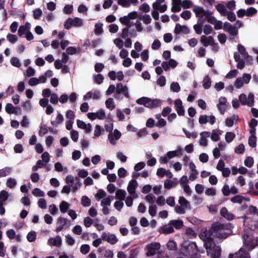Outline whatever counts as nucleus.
Here are the masks:
<instances>
[{
    "label": "nucleus",
    "instance_id": "nucleus-1",
    "mask_svg": "<svg viewBox=\"0 0 258 258\" xmlns=\"http://www.w3.org/2000/svg\"><path fill=\"white\" fill-rule=\"evenodd\" d=\"M232 228L230 224L214 222L211 227V236L219 239L226 238L230 234Z\"/></svg>",
    "mask_w": 258,
    "mask_h": 258
},
{
    "label": "nucleus",
    "instance_id": "nucleus-2",
    "mask_svg": "<svg viewBox=\"0 0 258 258\" xmlns=\"http://www.w3.org/2000/svg\"><path fill=\"white\" fill-rule=\"evenodd\" d=\"M193 12L200 23L210 22V12L208 10H205L202 7L195 6Z\"/></svg>",
    "mask_w": 258,
    "mask_h": 258
},
{
    "label": "nucleus",
    "instance_id": "nucleus-3",
    "mask_svg": "<svg viewBox=\"0 0 258 258\" xmlns=\"http://www.w3.org/2000/svg\"><path fill=\"white\" fill-rule=\"evenodd\" d=\"M84 25V21L82 19L79 17H75L74 18H68L64 24L65 29L69 30L72 27H81Z\"/></svg>",
    "mask_w": 258,
    "mask_h": 258
},
{
    "label": "nucleus",
    "instance_id": "nucleus-4",
    "mask_svg": "<svg viewBox=\"0 0 258 258\" xmlns=\"http://www.w3.org/2000/svg\"><path fill=\"white\" fill-rule=\"evenodd\" d=\"M182 154L181 149H178L176 150L169 151L163 156L159 158V162L161 164H166L168 160L174 157L179 156Z\"/></svg>",
    "mask_w": 258,
    "mask_h": 258
},
{
    "label": "nucleus",
    "instance_id": "nucleus-5",
    "mask_svg": "<svg viewBox=\"0 0 258 258\" xmlns=\"http://www.w3.org/2000/svg\"><path fill=\"white\" fill-rule=\"evenodd\" d=\"M87 115V117L92 120L96 119L103 120L106 118L105 111L103 109H100L96 112H89Z\"/></svg>",
    "mask_w": 258,
    "mask_h": 258
},
{
    "label": "nucleus",
    "instance_id": "nucleus-6",
    "mask_svg": "<svg viewBox=\"0 0 258 258\" xmlns=\"http://www.w3.org/2000/svg\"><path fill=\"white\" fill-rule=\"evenodd\" d=\"M252 94H249L248 96L242 94L239 96V100L242 104L252 106L254 104V98Z\"/></svg>",
    "mask_w": 258,
    "mask_h": 258
},
{
    "label": "nucleus",
    "instance_id": "nucleus-7",
    "mask_svg": "<svg viewBox=\"0 0 258 258\" xmlns=\"http://www.w3.org/2000/svg\"><path fill=\"white\" fill-rule=\"evenodd\" d=\"M160 248V244L158 242H152L146 245L147 255L151 256L156 254Z\"/></svg>",
    "mask_w": 258,
    "mask_h": 258
},
{
    "label": "nucleus",
    "instance_id": "nucleus-8",
    "mask_svg": "<svg viewBox=\"0 0 258 258\" xmlns=\"http://www.w3.org/2000/svg\"><path fill=\"white\" fill-rule=\"evenodd\" d=\"M200 238L204 241V244L207 249V253H209L210 248V232L207 230H203L200 234Z\"/></svg>",
    "mask_w": 258,
    "mask_h": 258
},
{
    "label": "nucleus",
    "instance_id": "nucleus-9",
    "mask_svg": "<svg viewBox=\"0 0 258 258\" xmlns=\"http://www.w3.org/2000/svg\"><path fill=\"white\" fill-rule=\"evenodd\" d=\"M121 136V132L118 130H114L113 132L108 134V139L111 145H115Z\"/></svg>",
    "mask_w": 258,
    "mask_h": 258
},
{
    "label": "nucleus",
    "instance_id": "nucleus-10",
    "mask_svg": "<svg viewBox=\"0 0 258 258\" xmlns=\"http://www.w3.org/2000/svg\"><path fill=\"white\" fill-rule=\"evenodd\" d=\"M101 97V93L97 90H92L88 92L86 95L83 96V99L84 100H88L91 99L94 100H98Z\"/></svg>",
    "mask_w": 258,
    "mask_h": 258
},
{
    "label": "nucleus",
    "instance_id": "nucleus-11",
    "mask_svg": "<svg viewBox=\"0 0 258 258\" xmlns=\"http://www.w3.org/2000/svg\"><path fill=\"white\" fill-rule=\"evenodd\" d=\"M223 28L225 31L228 32L231 35V37L230 39H233L234 37L238 34V31L236 27L232 26L230 23L228 22H226L224 24Z\"/></svg>",
    "mask_w": 258,
    "mask_h": 258
},
{
    "label": "nucleus",
    "instance_id": "nucleus-12",
    "mask_svg": "<svg viewBox=\"0 0 258 258\" xmlns=\"http://www.w3.org/2000/svg\"><path fill=\"white\" fill-rule=\"evenodd\" d=\"M188 182V179L187 176L186 175L182 176L179 179L180 185L184 191L187 195H190L191 193V190L190 187L187 184Z\"/></svg>",
    "mask_w": 258,
    "mask_h": 258
},
{
    "label": "nucleus",
    "instance_id": "nucleus-13",
    "mask_svg": "<svg viewBox=\"0 0 258 258\" xmlns=\"http://www.w3.org/2000/svg\"><path fill=\"white\" fill-rule=\"evenodd\" d=\"M9 193L6 190L0 191V215H3L5 213V209L3 206V203L9 198Z\"/></svg>",
    "mask_w": 258,
    "mask_h": 258
},
{
    "label": "nucleus",
    "instance_id": "nucleus-14",
    "mask_svg": "<svg viewBox=\"0 0 258 258\" xmlns=\"http://www.w3.org/2000/svg\"><path fill=\"white\" fill-rule=\"evenodd\" d=\"M243 238L244 244L250 248L253 249L256 246V243L255 240L250 235L244 234Z\"/></svg>",
    "mask_w": 258,
    "mask_h": 258
},
{
    "label": "nucleus",
    "instance_id": "nucleus-15",
    "mask_svg": "<svg viewBox=\"0 0 258 258\" xmlns=\"http://www.w3.org/2000/svg\"><path fill=\"white\" fill-rule=\"evenodd\" d=\"M218 109L221 114H223L227 108V99L224 97H221L219 99L217 104Z\"/></svg>",
    "mask_w": 258,
    "mask_h": 258
},
{
    "label": "nucleus",
    "instance_id": "nucleus-16",
    "mask_svg": "<svg viewBox=\"0 0 258 258\" xmlns=\"http://www.w3.org/2000/svg\"><path fill=\"white\" fill-rule=\"evenodd\" d=\"M229 258H250V256L244 249L240 248L237 252L234 254H230Z\"/></svg>",
    "mask_w": 258,
    "mask_h": 258
},
{
    "label": "nucleus",
    "instance_id": "nucleus-17",
    "mask_svg": "<svg viewBox=\"0 0 258 258\" xmlns=\"http://www.w3.org/2000/svg\"><path fill=\"white\" fill-rule=\"evenodd\" d=\"M48 244L51 246L60 247L62 245V239L59 236L51 237L48 240Z\"/></svg>",
    "mask_w": 258,
    "mask_h": 258
},
{
    "label": "nucleus",
    "instance_id": "nucleus-18",
    "mask_svg": "<svg viewBox=\"0 0 258 258\" xmlns=\"http://www.w3.org/2000/svg\"><path fill=\"white\" fill-rule=\"evenodd\" d=\"M174 105L177 114L179 115H183L184 114V109L182 101L179 99H176L174 101Z\"/></svg>",
    "mask_w": 258,
    "mask_h": 258
},
{
    "label": "nucleus",
    "instance_id": "nucleus-19",
    "mask_svg": "<svg viewBox=\"0 0 258 258\" xmlns=\"http://www.w3.org/2000/svg\"><path fill=\"white\" fill-rule=\"evenodd\" d=\"M108 76L112 80L117 79L118 81H121L124 77L123 73L121 71H119L117 73H116L115 71H110L108 73Z\"/></svg>",
    "mask_w": 258,
    "mask_h": 258
},
{
    "label": "nucleus",
    "instance_id": "nucleus-20",
    "mask_svg": "<svg viewBox=\"0 0 258 258\" xmlns=\"http://www.w3.org/2000/svg\"><path fill=\"white\" fill-rule=\"evenodd\" d=\"M116 92L117 94H122L125 97H128V92L127 87L123 86L122 83H118L116 85Z\"/></svg>",
    "mask_w": 258,
    "mask_h": 258
},
{
    "label": "nucleus",
    "instance_id": "nucleus-21",
    "mask_svg": "<svg viewBox=\"0 0 258 258\" xmlns=\"http://www.w3.org/2000/svg\"><path fill=\"white\" fill-rule=\"evenodd\" d=\"M138 186V182L135 180H131L127 187L128 192L131 195H136V189Z\"/></svg>",
    "mask_w": 258,
    "mask_h": 258
},
{
    "label": "nucleus",
    "instance_id": "nucleus-22",
    "mask_svg": "<svg viewBox=\"0 0 258 258\" xmlns=\"http://www.w3.org/2000/svg\"><path fill=\"white\" fill-rule=\"evenodd\" d=\"M67 219L63 217H59L57 219L56 221V228L55 231L58 232L62 230L64 226L67 223Z\"/></svg>",
    "mask_w": 258,
    "mask_h": 258
},
{
    "label": "nucleus",
    "instance_id": "nucleus-23",
    "mask_svg": "<svg viewBox=\"0 0 258 258\" xmlns=\"http://www.w3.org/2000/svg\"><path fill=\"white\" fill-rule=\"evenodd\" d=\"M210 137V133L208 132H203L200 134V144L203 146H207L208 144V138Z\"/></svg>",
    "mask_w": 258,
    "mask_h": 258
},
{
    "label": "nucleus",
    "instance_id": "nucleus-24",
    "mask_svg": "<svg viewBox=\"0 0 258 258\" xmlns=\"http://www.w3.org/2000/svg\"><path fill=\"white\" fill-rule=\"evenodd\" d=\"M238 121V117L237 115L233 114L231 117L227 118L225 119V125L227 127H232L234 124H236Z\"/></svg>",
    "mask_w": 258,
    "mask_h": 258
},
{
    "label": "nucleus",
    "instance_id": "nucleus-25",
    "mask_svg": "<svg viewBox=\"0 0 258 258\" xmlns=\"http://www.w3.org/2000/svg\"><path fill=\"white\" fill-rule=\"evenodd\" d=\"M31 30V24L29 22L26 23L24 25L21 26L18 29V34L20 36L25 35Z\"/></svg>",
    "mask_w": 258,
    "mask_h": 258
},
{
    "label": "nucleus",
    "instance_id": "nucleus-26",
    "mask_svg": "<svg viewBox=\"0 0 258 258\" xmlns=\"http://www.w3.org/2000/svg\"><path fill=\"white\" fill-rule=\"evenodd\" d=\"M5 110L9 114H17L20 112L19 107L15 108L12 104L7 103L5 106Z\"/></svg>",
    "mask_w": 258,
    "mask_h": 258
},
{
    "label": "nucleus",
    "instance_id": "nucleus-27",
    "mask_svg": "<svg viewBox=\"0 0 258 258\" xmlns=\"http://www.w3.org/2000/svg\"><path fill=\"white\" fill-rule=\"evenodd\" d=\"M181 32L184 34H187L189 32V30L185 25L182 26L179 24H176L174 29V33L178 34Z\"/></svg>",
    "mask_w": 258,
    "mask_h": 258
},
{
    "label": "nucleus",
    "instance_id": "nucleus-28",
    "mask_svg": "<svg viewBox=\"0 0 258 258\" xmlns=\"http://www.w3.org/2000/svg\"><path fill=\"white\" fill-rule=\"evenodd\" d=\"M148 103V108H155L161 105L162 101L159 99H152L150 98Z\"/></svg>",
    "mask_w": 258,
    "mask_h": 258
},
{
    "label": "nucleus",
    "instance_id": "nucleus-29",
    "mask_svg": "<svg viewBox=\"0 0 258 258\" xmlns=\"http://www.w3.org/2000/svg\"><path fill=\"white\" fill-rule=\"evenodd\" d=\"M220 214L222 216H223L228 220H232L234 218V215L231 213H229L228 210L225 207L221 209Z\"/></svg>",
    "mask_w": 258,
    "mask_h": 258
},
{
    "label": "nucleus",
    "instance_id": "nucleus-30",
    "mask_svg": "<svg viewBox=\"0 0 258 258\" xmlns=\"http://www.w3.org/2000/svg\"><path fill=\"white\" fill-rule=\"evenodd\" d=\"M181 0H172V7L171 10L172 12H179L181 10Z\"/></svg>",
    "mask_w": 258,
    "mask_h": 258
},
{
    "label": "nucleus",
    "instance_id": "nucleus-31",
    "mask_svg": "<svg viewBox=\"0 0 258 258\" xmlns=\"http://www.w3.org/2000/svg\"><path fill=\"white\" fill-rule=\"evenodd\" d=\"M221 134L222 133L220 130L215 129L211 133V139L214 142H217L219 141Z\"/></svg>",
    "mask_w": 258,
    "mask_h": 258
},
{
    "label": "nucleus",
    "instance_id": "nucleus-32",
    "mask_svg": "<svg viewBox=\"0 0 258 258\" xmlns=\"http://www.w3.org/2000/svg\"><path fill=\"white\" fill-rule=\"evenodd\" d=\"M234 58L235 61L237 62V68L239 69H242L245 66V63L243 60L240 59V56L237 52L234 55Z\"/></svg>",
    "mask_w": 258,
    "mask_h": 258
},
{
    "label": "nucleus",
    "instance_id": "nucleus-33",
    "mask_svg": "<svg viewBox=\"0 0 258 258\" xmlns=\"http://www.w3.org/2000/svg\"><path fill=\"white\" fill-rule=\"evenodd\" d=\"M7 236L10 239H16L17 240H20L21 236L19 235H17L16 232L13 229H10L6 231Z\"/></svg>",
    "mask_w": 258,
    "mask_h": 258
},
{
    "label": "nucleus",
    "instance_id": "nucleus-34",
    "mask_svg": "<svg viewBox=\"0 0 258 258\" xmlns=\"http://www.w3.org/2000/svg\"><path fill=\"white\" fill-rule=\"evenodd\" d=\"M70 204L65 201H62L60 202L59 208V210L62 213H66L69 211L70 208Z\"/></svg>",
    "mask_w": 258,
    "mask_h": 258
},
{
    "label": "nucleus",
    "instance_id": "nucleus-35",
    "mask_svg": "<svg viewBox=\"0 0 258 258\" xmlns=\"http://www.w3.org/2000/svg\"><path fill=\"white\" fill-rule=\"evenodd\" d=\"M138 0H117V4L125 8L130 7L131 4H136Z\"/></svg>",
    "mask_w": 258,
    "mask_h": 258
},
{
    "label": "nucleus",
    "instance_id": "nucleus-36",
    "mask_svg": "<svg viewBox=\"0 0 258 258\" xmlns=\"http://www.w3.org/2000/svg\"><path fill=\"white\" fill-rule=\"evenodd\" d=\"M169 224L176 229H180L183 226V222L181 220H172L169 222Z\"/></svg>",
    "mask_w": 258,
    "mask_h": 258
},
{
    "label": "nucleus",
    "instance_id": "nucleus-37",
    "mask_svg": "<svg viewBox=\"0 0 258 258\" xmlns=\"http://www.w3.org/2000/svg\"><path fill=\"white\" fill-rule=\"evenodd\" d=\"M213 258H218L221 254V248L219 246L215 245L211 251Z\"/></svg>",
    "mask_w": 258,
    "mask_h": 258
},
{
    "label": "nucleus",
    "instance_id": "nucleus-38",
    "mask_svg": "<svg viewBox=\"0 0 258 258\" xmlns=\"http://www.w3.org/2000/svg\"><path fill=\"white\" fill-rule=\"evenodd\" d=\"M105 106L106 108L110 110H112L115 108V102L112 98H108L105 101Z\"/></svg>",
    "mask_w": 258,
    "mask_h": 258
},
{
    "label": "nucleus",
    "instance_id": "nucleus-39",
    "mask_svg": "<svg viewBox=\"0 0 258 258\" xmlns=\"http://www.w3.org/2000/svg\"><path fill=\"white\" fill-rule=\"evenodd\" d=\"M211 24L214 26L216 29H220L222 28V22L217 20L214 17H211Z\"/></svg>",
    "mask_w": 258,
    "mask_h": 258
},
{
    "label": "nucleus",
    "instance_id": "nucleus-40",
    "mask_svg": "<svg viewBox=\"0 0 258 258\" xmlns=\"http://www.w3.org/2000/svg\"><path fill=\"white\" fill-rule=\"evenodd\" d=\"M126 196V192L123 189H117L115 193V198L120 201H123Z\"/></svg>",
    "mask_w": 258,
    "mask_h": 258
},
{
    "label": "nucleus",
    "instance_id": "nucleus-41",
    "mask_svg": "<svg viewBox=\"0 0 258 258\" xmlns=\"http://www.w3.org/2000/svg\"><path fill=\"white\" fill-rule=\"evenodd\" d=\"M232 172L233 175H236L238 173L240 174H245L247 172V169L244 167H241L239 168H237L235 167H233L232 168Z\"/></svg>",
    "mask_w": 258,
    "mask_h": 258
},
{
    "label": "nucleus",
    "instance_id": "nucleus-42",
    "mask_svg": "<svg viewBox=\"0 0 258 258\" xmlns=\"http://www.w3.org/2000/svg\"><path fill=\"white\" fill-rule=\"evenodd\" d=\"M237 50L244 58L247 59L249 57L248 54L245 51V47L241 44L237 45Z\"/></svg>",
    "mask_w": 258,
    "mask_h": 258
},
{
    "label": "nucleus",
    "instance_id": "nucleus-43",
    "mask_svg": "<svg viewBox=\"0 0 258 258\" xmlns=\"http://www.w3.org/2000/svg\"><path fill=\"white\" fill-rule=\"evenodd\" d=\"M106 192L102 189H99L97 191L96 194L95 195V198L97 201H100L102 200L106 196Z\"/></svg>",
    "mask_w": 258,
    "mask_h": 258
},
{
    "label": "nucleus",
    "instance_id": "nucleus-44",
    "mask_svg": "<svg viewBox=\"0 0 258 258\" xmlns=\"http://www.w3.org/2000/svg\"><path fill=\"white\" fill-rule=\"evenodd\" d=\"M235 138V134L231 132H227L225 136V140L227 143H231Z\"/></svg>",
    "mask_w": 258,
    "mask_h": 258
},
{
    "label": "nucleus",
    "instance_id": "nucleus-45",
    "mask_svg": "<svg viewBox=\"0 0 258 258\" xmlns=\"http://www.w3.org/2000/svg\"><path fill=\"white\" fill-rule=\"evenodd\" d=\"M63 121V116L62 114L58 113L56 117V120L51 121L53 126H56L58 124H61Z\"/></svg>",
    "mask_w": 258,
    "mask_h": 258
},
{
    "label": "nucleus",
    "instance_id": "nucleus-46",
    "mask_svg": "<svg viewBox=\"0 0 258 258\" xmlns=\"http://www.w3.org/2000/svg\"><path fill=\"white\" fill-rule=\"evenodd\" d=\"M150 98L143 97L137 100L136 102L138 104L140 105H143L145 107H147L149 104Z\"/></svg>",
    "mask_w": 258,
    "mask_h": 258
},
{
    "label": "nucleus",
    "instance_id": "nucleus-47",
    "mask_svg": "<svg viewBox=\"0 0 258 258\" xmlns=\"http://www.w3.org/2000/svg\"><path fill=\"white\" fill-rule=\"evenodd\" d=\"M217 10L223 16H226L228 11L224 5L218 4L216 6Z\"/></svg>",
    "mask_w": 258,
    "mask_h": 258
},
{
    "label": "nucleus",
    "instance_id": "nucleus-48",
    "mask_svg": "<svg viewBox=\"0 0 258 258\" xmlns=\"http://www.w3.org/2000/svg\"><path fill=\"white\" fill-rule=\"evenodd\" d=\"M35 74V70L31 67H29L24 73L25 78H29L33 76Z\"/></svg>",
    "mask_w": 258,
    "mask_h": 258
},
{
    "label": "nucleus",
    "instance_id": "nucleus-49",
    "mask_svg": "<svg viewBox=\"0 0 258 258\" xmlns=\"http://www.w3.org/2000/svg\"><path fill=\"white\" fill-rule=\"evenodd\" d=\"M205 23H200L198 21V23L194 26V29L196 33L201 34L203 31V26Z\"/></svg>",
    "mask_w": 258,
    "mask_h": 258
},
{
    "label": "nucleus",
    "instance_id": "nucleus-50",
    "mask_svg": "<svg viewBox=\"0 0 258 258\" xmlns=\"http://www.w3.org/2000/svg\"><path fill=\"white\" fill-rule=\"evenodd\" d=\"M103 24L100 22H98L95 24L94 32L96 35H100L103 32Z\"/></svg>",
    "mask_w": 258,
    "mask_h": 258
},
{
    "label": "nucleus",
    "instance_id": "nucleus-51",
    "mask_svg": "<svg viewBox=\"0 0 258 258\" xmlns=\"http://www.w3.org/2000/svg\"><path fill=\"white\" fill-rule=\"evenodd\" d=\"M17 184V181L15 178H9L6 182V185L10 188H14Z\"/></svg>",
    "mask_w": 258,
    "mask_h": 258
},
{
    "label": "nucleus",
    "instance_id": "nucleus-52",
    "mask_svg": "<svg viewBox=\"0 0 258 258\" xmlns=\"http://www.w3.org/2000/svg\"><path fill=\"white\" fill-rule=\"evenodd\" d=\"M11 64L15 67L20 68L21 66V63L19 59L16 57H13L10 59Z\"/></svg>",
    "mask_w": 258,
    "mask_h": 258
},
{
    "label": "nucleus",
    "instance_id": "nucleus-53",
    "mask_svg": "<svg viewBox=\"0 0 258 258\" xmlns=\"http://www.w3.org/2000/svg\"><path fill=\"white\" fill-rule=\"evenodd\" d=\"M111 197H105L104 199H103L101 201L100 205L102 207L104 206H110L111 205Z\"/></svg>",
    "mask_w": 258,
    "mask_h": 258
},
{
    "label": "nucleus",
    "instance_id": "nucleus-54",
    "mask_svg": "<svg viewBox=\"0 0 258 258\" xmlns=\"http://www.w3.org/2000/svg\"><path fill=\"white\" fill-rule=\"evenodd\" d=\"M170 89L174 92H179L180 90V87L177 82H173L171 84Z\"/></svg>",
    "mask_w": 258,
    "mask_h": 258
},
{
    "label": "nucleus",
    "instance_id": "nucleus-55",
    "mask_svg": "<svg viewBox=\"0 0 258 258\" xmlns=\"http://www.w3.org/2000/svg\"><path fill=\"white\" fill-rule=\"evenodd\" d=\"M7 39L11 43H15L18 41V37L14 34L9 33L6 36Z\"/></svg>",
    "mask_w": 258,
    "mask_h": 258
},
{
    "label": "nucleus",
    "instance_id": "nucleus-56",
    "mask_svg": "<svg viewBox=\"0 0 258 258\" xmlns=\"http://www.w3.org/2000/svg\"><path fill=\"white\" fill-rule=\"evenodd\" d=\"M137 197V196L136 195H131L130 196H128L125 200L126 205L128 207H131L133 205L134 199L136 198Z\"/></svg>",
    "mask_w": 258,
    "mask_h": 258
},
{
    "label": "nucleus",
    "instance_id": "nucleus-57",
    "mask_svg": "<svg viewBox=\"0 0 258 258\" xmlns=\"http://www.w3.org/2000/svg\"><path fill=\"white\" fill-rule=\"evenodd\" d=\"M244 199V198L243 197L240 195H237L236 196L232 197L230 201L233 203L241 204L243 202Z\"/></svg>",
    "mask_w": 258,
    "mask_h": 258
},
{
    "label": "nucleus",
    "instance_id": "nucleus-58",
    "mask_svg": "<svg viewBox=\"0 0 258 258\" xmlns=\"http://www.w3.org/2000/svg\"><path fill=\"white\" fill-rule=\"evenodd\" d=\"M248 144L250 147L252 148H254L256 145V137L252 135H251L248 139Z\"/></svg>",
    "mask_w": 258,
    "mask_h": 258
},
{
    "label": "nucleus",
    "instance_id": "nucleus-59",
    "mask_svg": "<svg viewBox=\"0 0 258 258\" xmlns=\"http://www.w3.org/2000/svg\"><path fill=\"white\" fill-rule=\"evenodd\" d=\"M103 132V129L99 125H96L95 126L94 131V136L95 137H99Z\"/></svg>",
    "mask_w": 258,
    "mask_h": 258
},
{
    "label": "nucleus",
    "instance_id": "nucleus-60",
    "mask_svg": "<svg viewBox=\"0 0 258 258\" xmlns=\"http://www.w3.org/2000/svg\"><path fill=\"white\" fill-rule=\"evenodd\" d=\"M171 167H172L174 169V170L176 172L181 171L182 168V165L179 162L171 163Z\"/></svg>",
    "mask_w": 258,
    "mask_h": 258
},
{
    "label": "nucleus",
    "instance_id": "nucleus-61",
    "mask_svg": "<svg viewBox=\"0 0 258 258\" xmlns=\"http://www.w3.org/2000/svg\"><path fill=\"white\" fill-rule=\"evenodd\" d=\"M119 21L121 24L126 25L128 28L131 27V24L127 16L120 17L119 18Z\"/></svg>",
    "mask_w": 258,
    "mask_h": 258
},
{
    "label": "nucleus",
    "instance_id": "nucleus-62",
    "mask_svg": "<svg viewBox=\"0 0 258 258\" xmlns=\"http://www.w3.org/2000/svg\"><path fill=\"white\" fill-rule=\"evenodd\" d=\"M244 165L247 167H251L254 163L253 158L251 157H247L244 160Z\"/></svg>",
    "mask_w": 258,
    "mask_h": 258
},
{
    "label": "nucleus",
    "instance_id": "nucleus-63",
    "mask_svg": "<svg viewBox=\"0 0 258 258\" xmlns=\"http://www.w3.org/2000/svg\"><path fill=\"white\" fill-rule=\"evenodd\" d=\"M11 172V168L5 167L0 169V178L7 176Z\"/></svg>",
    "mask_w": 258,
    "mask_h": 258
},
{
    "label": "nucleus",
    "instance_id": "nucleus-64",
    "mask_svg": "<svg viewBox=\"0 0 258 258\" xmlns=\"http://www.w3.org/2000/svg\"><path fill=\"white\" fill-rule=\"evenodd\" d=\"M245 11L246 16L247 17H252L257 13V10L253 7H250Z\"/></svg>",
    "mask_w": 258,
    "mask_h": 258
}]
</instances>
